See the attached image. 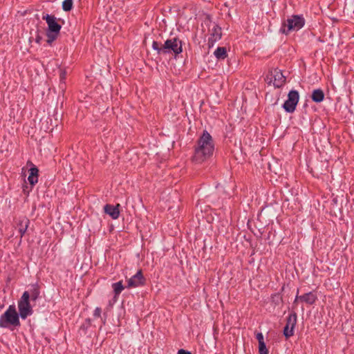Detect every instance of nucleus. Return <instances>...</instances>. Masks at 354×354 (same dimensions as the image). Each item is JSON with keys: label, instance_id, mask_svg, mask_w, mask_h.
I'll return each instance as SVG.
<instances>
[{"label": "nucleus", "instance_id": "1", "mask_svg": "<svg viewBox=\"0 0 354 354\" xmlns=\"http://www.w3.org/2000/svg\"><path fill=\"white\" fill-rule=\"evenodd\" d=\"M215 142L207 130L201 135V162L209 159L214 153Z\"/></svg>", "mask_w": 354, "mask_h": 354}, {"label": "nucleus", "instance_id": "2", "mask_svg": "<svg viewBox=\"0 0 354 354\" xmlns=\"http://www.w3.org/2000/svg\"><path fill=\"white\" fill-rule=\"evenodd\" d=\"M305 19L302 15H293L282 23L280 32L288 35L291 32L301 29L305 25Z\"/></svg>", "mask_w": 354, "mask_h": 354}, {"label": "nucleus", "instance_id": "3", "mask_svg": "<svg viewBox=\"0 0 354 354\" xmlns=\"http://www.w3.org/2000/svg\"><path fill=\"white\" fill-rule=\"evenodd\" d=\"M10 326H20L19 315L13 305H10L6 312L0 317L1 328H8Z\"/></svg>", "mask_w": 354, "mask_h": 354}, {"label": "nucleus", "instance_id": "4", "mask_svg": "<svg viewBox=\"0 0 354 354\" xmlns=\"http://www.w3.org/2000/svg\"><path fill=\"white\" fill-rule=\"evenodd\" d=\"M18 308L19 315L23 319H26L28 316L32 314L33 310L30 304V294L28 291H25L23 293L18 301Z\"/></svg>", "mask_w": 354, "mask_h": 354}, {"label": "nucleus", "instance_id": "5", "mask_svg": "<svg viewBox=\"0 0 354 354\" xmlns=\"http://www.w3.org/2000/svg\"><path fill=\"white\" fill-rule=\"evenodd\" d=\"M286 77L283 75L281 71L274 68L269 71L266 77L268 84L272 83L274 88H281L286 84Z\"/></svg>", "mask_w": 354, "mask_h": 354}, {"label": "nucleus", "instance_id": "6", "mask_svg": "<svg viewBox=\"0 0 354 354\" xmlns=\"http://www.w3.org/2000/svg\"><path fill=\"white\" fill-rule=\"evenodd\" d=\"M163 54H175L178 55L182 52L181 41L176 37L167 39L162 44Z\"/></svg>", "mask_w": 354, "mask_h": 354}, {"label": "nucleus", "instance_id": "7", "mask_svg": "<svg viewBox=\"0 0 354 354\" xmlns=\"http://www.w3.org/2000/svg\"><path fill=\"white\" fill-rule=\"evenodd\" d=\"M299 95L297 91L291 90L288 95V99L283 103L282 107L288 113H293L299 102Z\"/></svg>", "mask_w": 354, "mask_h": 354}, {"label": "nucleus", "instance_id": "8", "mask_svg": "<svg viewBox=\"0 0 354 354\" xmlns=\"http://www.w3.org/2000/svg\"><path fill=\"white\" fill-rule=\"evenodd\" d=\"M297 316L296 313L293 312L287 317L286 325L283 328V335L286 339L294 335V329L297 324Z\"/></svg>", "mask_w": 354, "mask_h": 354}, {"label": "nucleus", "instance_id": "9", "mask_svg": "<svg viewBox=\"0 0 354 354\" xmlns=\"http://www.w3.org/2000/svg\"><path fill=\"white\" fill-rule=\"evenodd\" d=\"M128 288H136L142 286L145 283V279L142 274V270H138L136 274L127 280Z\"/></svg>", "mask_w": 354, "mask_h": 354}, {"label": "nucleus", "instance_id": "10", "mask_svg": "<svg viewBox=\"0 0 354 354\" xmlns=\"http://www.w3.org/2000/svg\"><path fill=\"white\" fill-rule=\"evenodd\" d=\"M43 19L46 20L48 24V30L52 32H59L61 26L56 21V18L54 15H46L43 16Z\"/></svg>", "mask_w": 354, "mask_h": 354}, {"label": "nucleus", "instance_id": "11", "mask_svg": "<svg viewBox=\"0 0 354 354\" xmlns=\"http://www.w3.org/2000/svg\"><path fill=\"white\" fill-rule=\"evenodd\" d=\"M317 299V295L314 292H309L301 296L297 295L294 304H295L297 301L299 299L303 302H305L309 305H312L316 301Z\"/></svg>", "mask_w": 354, "mask_h": 354}, {"label": "nucleus", "instance_id": "12", "mask_svg": "<svg viewBox=\"0 0 354 354\" xmlns=\"http://www.w3.org/2000/svg\"><path fill=\"white\" fill-rule=\"evenodd\" d=\"M28 163H30L32 167L29 169V176L28 177V180L30 183V184L33 186L35 185L37 181H38V174H39V169L36 166H35L31 162H28Z\"/></svg>", "mask_w": 354, "mask_h": 354}, {"label": "nucleus", "instance_id": "13", "mask_svg": "<svg viewBox=\"0 0 354 354\" xmlns=\"http://www.w3.org/2000/svg\"><path fill=\"white\" fill-rule=\"evenodd\" d=\"M120 204H117L115 206L111 205H106L104 207L106 214H109L113 219H117L120 215V211L118 207Z\"/></svg>", "mask_w": 354, "mask_h": 354}, {"label": "nucleus", "instance_id": "14", "mask_svg": "<svg viewBox=\"0 0 354 354\" xmlns=\"http://www.w3.org/2000/svg\"><path fill=\"white\" fill-rule=\"evenodd\" d=\"M30 221L27 218H23L22 219H20L17 223V227L18 231L20 233L21 237H22L24 234L26 233L28 225H29Z\"/></svg>", "mask_w": 354, "mask_h": 354}, {"label": "nucleus", "instance_id": "15", "mask_svg": "<svg viewBox=\"0 0 354 354\" xmlns=\"http://www.w3.org/2000/svg\"><path fill=\"white\" fill-rule=\"evenodd\" d=\"M311 98L315 102H321L324 99V93L320 88L315 89L312 93Z\"/></svg>", "mask_w": 354, "mask_h": 354}, {"label": "nucleus", "instance_id": "16", "mask_svg": "<svg viewBox=\"0 0 354 354\" xmlns=\"http://www.w3.org/2000/svg\"><path fill=\"white\" fill-rule=\"evenodd\" d=\"M214 56L219 60H223L227 56L225 47H218L214 52Z\"/></svg>", "mask_w": 354, "mask_h": 354}, {"label": "nucleus", "instance_id": "17", "mask_svg": "<svg viewBox=\"0 0 354 354\" xmlns=\"http://www.w3.org/2000/svg\"><path fill=\"white\" fill-rule=\"evenodd\" d=\"M211 36L214 41H218L221 38V29L216 24H212Z\"/></svg>", "mask_w": 354, "mask_h": 354}, {"label": "nucleus", "instance_id": "18", "mask_svg": "<svg viewBox=\"0 0 354 354\" xmlns=\"http://www.w3.org/2000/svg\"><path fill=\"white\" fill-rule=\"evenodd\" d=\"M112 288L115 293V297L118 296L124 289V286H123L122 281L113 283Z\"/></svg>", "mask_w": 354, "mask_h": 354}, {"label": "nucleus", "instance_id": "19", "mask_svg": "<svg viewBox=\"0 0 354 354\" xmlns=\"http://www.w3.org/2000/svg\"><path fill=\"white\" fill-rule=\"evenodd\" d=\"M201 21H202L201 25L203 27L205 26L209 28L210 26L212 25L211 17L209 15L206 13L201 14Z\"/></svg>", "mask_w": 354, "mask_h": 354}, {"label": "nucleus", "instance_id": "20", "mask_svg": "<svg viewBox=\"0 0 354 354\" xmlns=\"http://www.w3.org/2000/svg\"><path fill=\"white\" fill-rule=\"evenodd\" d=\"M29 294L30 299L32 301H35L39 297L40 294L38 286L37 285L32 286V288L30 290Z\"/></svg>", "mask_w": 354, "mask_h": 354}, {"label": "nucleus", "instance_id": "21", "mask_svg": "<svg viewBox=\"0 0 354 354\" xmlns=\"http://www.w3.org/2000/svg\"><path fill=\"white\" fill-rule=\"evenodd\" d=\"M59 33V32H52L50 30H48L46 33L48 37L47 42L48 44H51L53 41H55L57 39Z\"/></svg>", "mask_w": 354, "mask_h": 354}, {"label": "nucleus", "instance_id": "22", "mask_svg": "<svg viewBox=\"0 0 354 354\" xmlns=\"http://www.w3.org/2000/svg\"><path fill=\"white\" fill-rule=\"evenodd\" d=\"M73 8V0H64L62 3V8L64 11H70Z\"/></svg>", "mask_w": 354, "mask_h": 354}, {"label": "nucleus", "instance_id": "23", "mask_svg": "<svg viewBox=\"0 0 354 354\" xmlns=\"http://www.w3.org/2000/svg\"><path fill=\"white\" fill-rule=\"evenodd\" d=\"M152 48L157 51L158 54H163V51L162 50V44L158 43V41H153Z\"/></svg>", "mask_w": 354, "mask_h": 354}, {"label": "nucleus", "instance_id": "24", "mask_svg": "<svg viewBox=\"0 0 354 354\" xmlns=\"http://www.w3.org/2000/svg\"><path fill=\"white\" fill-rule=\"evenodd\" d=\"M259 354H268V350L265 342L259 344Z\"/></svg>", "mask_w": 354, "mask_h": 354}, {"label": "nucleus", "instance_id": "25", "mask_svg": "<svg viewBox=\"0 0 354 354\" xmlns=\"http://www.w3.org/2000/svg\"><path fill=\"white\" fill-rule=\"evenodd\" d=\"M101 313H102V309L99 307H97L94 310L93 316L97 318L100 317Z\"/></svg>", "mask_w": 354, "mask_h": 354}, {"label": "nucleus", "instance_id": "26", "mask_svg": "<svg viewBox=\"0 0 354 354\" xmlns=\"http://www.w3.org/2000/svg\"><path fill=\"white\" fill-rule=\"evenodd\" d=\"M256 338L258 340L259 344L264 342L263 335L262 333H257L256 335Z\"/></svg>", "mask_w": 354, "mask_h": 354}, {"label": "nucleus", "instance_id": "27", "mask_svg": "<svg viewBox=\"0 0 354 354\" xmlns=\"http://www.w3.org/2000/svg\"><path fill=\"white\" fill-rule=\"evenodd\" d=\"M216 41H214L213 37L212 36H210L208 39V42H207L208 47L212 48L214 45L215 42H216Z\"/></svg>", "mask_w": 354, "mask_h": 354}, {"label": "nucleus", "instance_id": "28", "mask_svg": "<svg viewBox=\"0 0 354 354\" xmlns=\"http://www.w3.org/2000/svg\"><path fill=\"white\" fill-rule=\"evenodd\" d=\"M177 354H192L189 351H185L184 349H180L178 351Z\"/></svg>", "mask_w": 354, "mask_h": 354}, {"label": "nucleus", "instance_id": "29", "mask_svg": "<svg viewBox=\"0 0 354 354\" xmlns=\"http://www.w3.org/2000/svg\"><path fill=\"white\" fill-rule=\"evenodd\" d=\"M198 149L199 147H196L195 148V151H196V154L194 155V156L193 157V161H197V153L198 151Z\"/></svg>", "mask_w": 354, "mask_h": 354}, {"label": "nucleus", "instance_id": "30", "mask_svg": "<svg viewBox=\"0 0 354 354\" xmlns=\"http://www.w3.org/2000/svg\"><path fill=\"white\" fill-rule=\"evenodd\" d=\"M65 75H66V74H65L64 72L62 73L61 75H60L61 79L64 80L65 78Z\"/></svg>", "mask_w": 354, "mask_h": 354}, {"label": "nucleus", "instance_id": "31", "mask_svg": "<svg viewBox=\"0 0 354 354\" xmlns=\"http://www.w3.org/2000/svg\"><path fill=\"white\" fill-rule=\"evenodd\" d=\"M39 40H40V37L37 38V42H38V43H39Z\"/></svg>", "mask_w": 354, "mask_h": 354}]
</instances>
